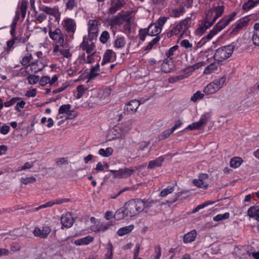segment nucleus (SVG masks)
I'll return each instance as SVG.
<instances>
[{
  "mask_svg": "<svg viewBox=\"0 0 259 259\" xmlns=\"http://www.w3.org/2000/svg\"><path fill=\"white\" fill-rule=\"evenodd\" d=\"M230 217L229 212H225L224 214H219L213 218V220L215 222H219L228 219Z\"/></svg>",
  "mask_w": 259,
  "mask_h": 259,
  "instance_id": "41",
  "label": "nucleus"
},
{
  "mask_svg": "<svg viewBox=\"0 0 259 259\" xmlns=\"http://www.w3.org/2000/svg\"><path fill=\"white\" fill-rule=\"evenodd\" d=\"M27 8V3L24 1H22L19 6V12L21 13L23 19L25 17Z\"/></svg>",
  "mask_w": 259,
  "mask_h": 259,
  "instance_id": "37",
  "label": "nucleus"
},
{
  "mask_svg": "<svg viewBox=\"0 0 259 259\" xmlns=\"http://www.w3.org/2000/svg\"><path fill=\"white\" fill-rule=\"evenodd\" d=\"M87 90V88H85L83 85H79L77 87V95L76 98L77 99L81 98L85 92Z\"/></svg>",
  "mask_w": 259,
  "mask_h": 259,
  "instance_id": "42",
  "label": "nucleus"
},
{
  "mask_svg": "<svg viewBox=\"0 0 259 259\" xmlns=\"http://www.w3.org/2000/svg\"><path fill=\"white\" fill-rule=\"evenodd\" d=\"M33 166H34L33 162H26L24 165L19 167L16 171L18 172V171L24 170H25L27 169H29V168H32Z\"/></svg>",
  "mask_w": 259,
  "mask_h": 259,
  "instance_id": "54",
  "label": "nucleus"
},
{
  "mask_svg": "<svg viewBox=\"0 0 259 259\" xmlns=\"http://www.w3.org/2000/svg\"><path fill=\"white\" fill-rule=\"evenodd\" d=\"M17 39V37L16 36H14L12 39L7 41V46L5 48V51L7 54H9L10 52L12 51L13 49L14 48V46L15 44V41Z\"/></svg>",
  "mask_w": 259,
  "mask_h": 259,
  "instance_id": "33",
  "label": "nucleus"
},
{
  "mask_svg": "<svg viewBox=\"0 0 259 259\" xmlns=\"http://www.w3.org/2000/svg\"><path fill=\"white\" fill-rule=\"evenodd\" d=\"M190 21V18H187L184 20H182L179 23V25L182 27V30L185 31L190 26L189 21Z\"/></svg>",
  "mask_w": 259,
  "mask_h": 259,
  "instance_id": "45",
  "label": "nucleus"
},
{
  "mask_svg": "<svg viewBox=\"0 0 259 259\" xmlns=\"http://www.w3.org/2000/svg\"><path fill=\"white\" fill-rule=\"evenodd\" d=\"M167 19V17H160L158 18V19L157 20V22L155 23L157 24V26L162 28V26L166 23Z\"/></svg>",
  "mask_w": 259,
  "mask_h": 259,
  "instance_id": "59",
  "label": "nucleus"
},
{
  "mask_svg": "<svg viewBox=\"0 0 259 259\" xmlns=\"http://www.w3.org/2000/svg\"><path fill=\"white\" fill-rule=\"evenodd\" d=\"M247 214L250 218L259 221V206L250 207L248 209Z\"/></svg>",
  "mask_w": 259,
  "mask_h": 259,
  "instance_id": "22",
  "label": "nucleus"
},
{
  "mask_svg": "<svg viewBox=\"0 0 259 259\" xmlns=\"http://www.w3.org/2000/svg\"><path fill=\"white\" fill-rule=\"evenodd\" d=\"M36 181V178L34 177H27L25 178H22L21 182L24 184L27 185L29 183H33Z\"/></svg>",
  "mask_w": 259,
  "mask_h": 259,
  "instance_id": "55",
  "label": "nucleus"
},
{
  "mask_svg": "<svg viewBox=\"0 0 259 259\" xmlns=\"http://www.w3.org/2000/svg\"><path fill=\"white\" fill-rule=\"evenodd\" d=\"M61 25L67 34L70 38H73L76 29V23L75 20L71 18H66L62 21Z\"/></svg>",
  "mask_w": 259,
  "mask_h": 259,
  "instance_id": "7",
  "label": "nucleus"
},
{
  "mask_svg": "<svg viewBox=\"0 0 259 259\" xmlns=\"http://www.w3.org/2000/svg\"><path fill=\"white\" fill-rule=\"evenodd\" d=\"M147 35H148L147 28L144 29H140L139 30L140 38L142 41H144L145 40Z\"/></svg>",
  "mask_w": 259,
  "mask_h": 259,
  "instance_id": "60",
  "label": "nucleus"
},
{
  "mask_svg": "<svg viewBox=\"0 0 259 259\" xmlns=\"http://www.w3.org/2000/svg\"><path fill=\"white\" fill-rule=\"evenodd\" d=\"M134 226L133 225L124 226L118 229L117 231V234L119 236H123L130 233L134 229Z\"/></svg>",
  "mask_w": 259,
  "mask_h": 259,
  "instance_id": "30",
  "label": "nucleus"
},
{
  "mask_svg": "<svg viewBox=\"0 0 259 259\" xmlns=\"http://www.w3.org/2000/svg\"><path fill=\"white\" fill-rule=\"evenodd\" d=\"M237 14L236 12H233L230 15L224 16L215 25L214 27L209 31V32L204 36L203 39L204 42L210 40L219 32L223 30L231 22L235 19V17Z\"/></svg>",
  "mask_w": 259,
  "mask_h": 259,
  "instance_id": "1",
  "label": "nucleus"
},
{
  "mask_svg": "<svg viewBox=\"0 0 259 259\" xmlns=\"http://www.w3.org/2000/svg\"><path fill=\"white\" fill-rule=\"evenodd\" d=\"M109 38H110V34H109V32L105 30V31H103L102 33H101V34L100 36L99 39H100V41L102 44H105L107 42V41L109 39Z\"/></svg>",
  "mask_w": 259,
  "mask_h": 259,
  "instance_id": "44",
  "label": "nucleus"
},
{
  "mask_svg": "<svg viewBox=\"0 0 259 259\" xmlns=\"http://www.w3.org/2000/svg\"><path fill=\"white\" fill-rule=\"evenodd\" d=\"M94 238L90 235L78 239L74 241V244L76 246L88 245L93 242Z\"/></svg>",
  "mask_w": 259,
  "mask_h": 259,
  "instance_id": "20",
  "label": "nucleus"
},
{
  "mask_svg": "<svg viewBox=\"0 0 259 259\" xmlns=\"http://www.w3.org/2000/svg\"><path fill=\"white\" fill-rule=\"evenodd\" d=\"M50 81V77L48 76H42L39 80L40 85L45 86Z\"/></svg>",
  "mask_w": 259,
  "mask_h": 259,
  "instance_id": "62",
  "label": "nucleus"
},
{
  "mask_svg": "<svg viewBox=\"0 0 259 259\" xmlns=\"http://www.w3.org/2000/svg\"><path fill=\"white\" fill-rule=\"evenodd\" d=\"M121 169L123 178H127L131 176L134 172V170L132 168L126 167Z\"/></svg>",
  "mask_w": 259,
  "mask_h": 259,
  "instance_id": "46",
  "label": "nucleus"
},
{
  "mask_svg": "<svg viewBox=\"0 0 259 259\" xmlns=\"http://www.w3.org/2000/svg\"><path fill=\"white\" fill-rule=\"evenodd\" d=\"M27 77L28 83L30 84H35L37 83L39 80V76L38 75H31L30 74Z\"/></svg>",
  "mask_w": 259,
  "mask_h": 259,
  "instance_id": "40",
  "label": "nucleus"
},
{
  "mask_svg": "<svg viewBox=\"0 0 259 259\" xmlns=\"http://www.w3.org/2000/svg\"><path fill=\"white\" fill-rule=\"evenodd\" d=\"M174 191V187L168 186L161 191V192L160 193V196L161 197H165L168 194L171 193Z\"/></svg>",
  "mask_w": 259,
  "mask_h": 259,
  "instance_id": "47",
  "label": "nucleus"
},
{
  "mask_svg": "<svg viewBox=\"0 0 259 259\" xmlns=\"http://www.w3.org/2000/svg\"><path fill=\"white\" fill-rule=\"evenodd\" d=\"M125 44L124 37L118 36L114 42V47L116 49L122 48L125 46Z\"/></svg>",
  "mask_w": 259,
  "mask_h": 259,
  "instance_id": "31",
  "label": "nucleus"
},
{
  "mask_svg": "<svg viewBox=\"0 0 259 259\" xmlns=\"http://www.w3.org/2000/svg\"><path fill=\"white\" fill-rule=\"evenodd\" d=\"M95 47V46L93 42L89 43V39L87 36L83 37L82 41L79 45L80 49L82 51H85L88 54L92 53Z\"/></svg>",
  "mask_w": 259,
  "mask_h": 259,
  "instance_id": "17",
  "label": "nucleus"
},
{
  "mask_svg": "<svg viewBox=\"0 0 259 259\" xmlns=\"http://www.w3.org/2000/svg\"><path fill=\"white\" fill-rule=\"evenodd\" d=\"M109 171L113 174V177L114 178H117V179L123 178L121 169H119L118 170L110 169V170H109Z\"/></svg>",
  "mask_w": 259,
  "mask_h": 259,
  "instance_id": "58",
  "label": "nucleus"
},
{
  "mask_svg": "<svg viewBox=\"0 0 259 259\" xmlns=\"http://www.w3.org/2000/svg\"><path fill=\"white\" fill-rule=\"evenodd\" d=\"M51 232V227L48 225H46L42 228L35 227L33 231V234L35 237L45 239L48 236Z\"/></svg>",
  "mask_w": 259,
  "mask_h": 259,
  "instance_id": "11",
  "label": "nucleus"
},
{
  "mask_svg": "<svg viewBox=\"0 0 259 259\" xmlns=\"http://www.w3.org/2000/svg\"><path fill=\"white\" fill-rule=\"evenodd\" d=\"M226 79V77L224 76L210 82L204 87L203 89L204 93L207 95L213 94L216 93L223 87Z\"/></svg>",
  "mask_w": 259,
  "mask_h": 259,
  "instance_id": "5",
  "label": "nucleus"
},
{
  "mask_svg": "<svg viewBox=\"0 0 259 259\" xmlns=\"http://www.w3.org/2000/svg\"><path fill=\"white\" fill-rule=\"evenodd\" d=\"M160 39V37L159 36H156L154 38H153L150 42H149L148 45L145 47L144 50L149 51L152 49L153 46L156 44Z\"/></svg>",
  "mask_w": 259,
  "mask_h": 259,
  "instance_id": "43",
  "label": "nucleus"
},
{
  "mask_svg": "<svg viewBox=\"0 0 259 259\" xmlns=\"http://www.w3.org/2000/svg\"><path fill=\"white\" fill-rule=\"evenodd\" d=\"M90 55H89L87 56V57L84 58V63H88V64H92L95 62V57L96 56L98 57V56L96 55V54L95 52H92V53L90 54Z\"/></svg>",
  "mask_w": 259,
  "mask_h": 259,
  "instance_id": "36",
  "label": "nucleus"
},
{
  "mask_svg": "<svg viewBox=\"0 0 259 259\" xmlns=\"http://www.w3.org/2000/svg\"><path fill=\"white\" fill-rule=\"evenodd\" d=\"M126 217H129L126 214V211L124 207L119 208L114 214V218L116 220H121Z\"/></svg>",
  "mask_w": 259,
  "mask_h": 259,
  "instance_id": "28",
  "label": "nucleus"
},
{
  "mask_svg": "<svg viewBox=\"0 0 259 259\" xmlns=\"http://www.w3.org/2000/svg\"><path fill=\"white\" fill-rule=\"evenodd\" d=\"M71 105L70 104H65L61 106L59 109V113L60 114L68 113L70 111L71 108Z\"/></svg>",
  "mask_w": 259,
  "mask_h": 259,
  "instance_id": "50",
  "label": "nucleus"
},
{
  "mask_svg": "<svg viewBox=\"0 0 259 259\" xmlns=\"http://www.w3.org/2000/svg\"><path fill=\"white\" fill-rule=\"evenodd\" d=\"M258 4H259V0H248L247 2L243 5L242 9L244 11L247 12L256 6Z\"/></svg>",
  "mask_w": 259,
  "mask_h": 259,
  "instance_id": "27",
  "label": "nucleus"
},
{
  "mask_svg": "<svg viewBox=\"0 0 259 259\" xmlns=\"http://www.w3.org/2000/svg\"><path fill=\"white\" fill-rule=\"evenodd\" d=\"M249 19L247 18H243L237 21L236 23L235 26H234L233 31H237L244 27L247 26L248 23Z\"/></svg>",
  "mask_w": 259,
  "mask_h": 259,
  "instance_id": "25",
  "label": "nucleus"
},
{
  "mask_svg": "<svg viewBox=\"0 0 259 259\" xmlns=\"http://www.w3.org/2000/svg\"><path fill=\"white\" fill-rule=\"evenodd\" d=\"M148 35L151 36H156L159 34L161 31V28L157 26L156 23H151L147 28Z\"/></svg>",
  "mask_w": 259,
  "mask_h": 259,
  "instance_id": "23",
  "label": "nucleus"
},
{
  "mask_svg": "<svg viewBox=\"0 0 259 259\" xmlns=\"http://www.w3.org/2000/svg\"><path fill=\"white\" fill-rule=\"evenodd\" d=\"M172 133L173 132L170 129L164 131L160 135L159 137V140H163L168 138Z\"/></svg>",
  "mask_w": 259,
  "mask_h": 259,
  "instance_id": "57",
  "label": "nucleus"
},
{
  "mask_svg": "<svg viewBox=\"0 0 259 259\" xmlns=\"http://www.w3.org/2000/svg\"><path fill=\"white\" fill-rule=\"evenodd\" d=\"M165 159L164 156H161L157 157L154 160L149 161L147 168L148 169H153L156 167H160L161 166L162 162Z\"/></svg>",
  "mask_w": 259,
  "mask_h": 259,
  "instance_id": "21",
  "label": "nucleus"
},
{
  "mask_svg": "<svg viewBox=\"0 0 259 259\" xmlns=\"http://www.w3.org/2000/svg\"><path fill=\"white\" fill-rule=\"evenodd\" d=\"M210 118V115L208 113H205L201 116L198 121L203 126L206 124L208 120Z\"/></svg>",
  "mask_w": 259,
  "mask_h": 259,
  "instance_id": "39",
  "label": "nucleus"
},
{
  "mask_svg": "<svg viewBox=\"0 0 259 259\" xmlns=\"http://www.w3.org/2000/svg\"><path fill=\"white\" fill-rule=\"evenodd\" d=\"M139 201H141V202L143 204V208L142 209V211L144 210H146L147 209L151 207L154 204H155L157 201L156 200H149V199H138Z\"/></svg>",
  "mask_w": 259,
  "mask_h": 259,
  "instance_id": "29",
  "label": "nucleus"
},
{
  "mask_svg": "<svg viewBox=\"0 0 259 259\" xmlns=\"http://www.w3.org/2000/svg\"><path fill=\"white\" fill-rule=\"evenodd\" d=\"M32 59V57L31 54L28 53L27 55L22 58L21 60L20 61L21 64L25 66L30 62V61Z\"/></svg>",
  "mask_w": 259,
  "mask_h": 259,
  "instance_id": "49",
  "label": "nucleus"
},
{
  "mask_svg": "<svg viewBox=\"0 0 259 259\" xmlns=\"http://www.w3.org/2000/svg\"><path fill=\"white\" fill-rule=\"evenodd\" d=\"M139 201L138 199H132L127 202L124 207L126 211V214L133 217L142 212L143 204Z\"/></svg>",
  "mask_w": 259,
  "mask_h": 259,
  "instance_id": "4",
  "label": "nucleus"
},
{
  "mask_svg": "<svg viewBox=\"0 0 259 259\" xmlns=\"http://www.w3.org/2000/svg\"><path fill=\"white\" fill-rule=\"evenodd\" d=\"M213 24L210 21H208L207 18L203 21H201L199 27L196 30V33L197 35H201L203 34L205 31L209 28Z\"/></svg>",
  "mask_w": 259,
  "mask_h": 259,
  "instance_id": "15",
  "label": "nucleus"
},
{
  "mask_svg": "<svg viewBox=\"0 0 259 259\" xmlns=\"http://www.w3.org/2000/svg\"><path fill=\"white\" fill-rule=\"evenodd\" d=\"M197 235L196 231L193 230L185 234L183 238V241L185 243H188L194 241Z\"/></svg>",
  "mask_w": 259,
  "mask_h": 259,
  "instance_id": "26",
  "label": "nucleus"
},
{
  "mask_svg": "<svg viewBox=\"0 0 259 259\" xmlns=\"http://www.w3.org/2000/svg\"><path fill=\"white\" fill-rule=\"evenodd\" d=\"M178 48L179 47L177 45H175L171 47L167 52H166L165 55L167 58H170L174 55V53L177 51Z\"/></svg>",
  "mask_w": 259,
  "mask_h": 259,
  "instance_id": "56",
  "label": "nucleus"
},
{
  "mask_svg": "<svg viewBox=\"0 0 259 259\" xmlns=\"http://www.w3.org/2000/svg\"><path fill=\"white\" fill-rule=\"evenodd\" d=\"M242 162L243 160L240 157H235L231 159L230 165L231 167L236 168L239 167Z\"/></svg>",
  "mask_w": 259,
  "mask_h": 259,
  "instance_id": "32",
  "label": "nucleus"
},
{
  "mask_svg": "<svg viewBox=\"0 0 259 259\" xmlns=\"http://www.w3.org/2000/svg\"><path fill=\"white\" fill-rule=\"evenodd\" d=\"M218 65L215 63H212L207 66L204 70L203 73L205 74H210L212 71L217 70Z\"/></svg>",
  "mask_w": 259,
  "mask_h": 259,
  "instance_id": "38",
  "label": "nucleus"
},
{
  "mask_svg": "<svg viewBox=\"0 0 259 259\" xmlns=\"http://www.w3.org/2000/svg\"><path fill=\"white\" fill-rule=\"evenodd\" d=\"M20 100L21 98L19 97L13 98L10 101L6 102L4 103V105L6 107H10L14 105L15 103H17V102L20 101Z\"/></svg>",
  "mask_w": 259,
  "mask_h": 259,
  "instance_id": "53",
  "label": "nucleus"
},
{
  "mask_svg": "<svg viewBox=\"0 0 259 259\" xmlns=\"http://www.w3.org/2000/svg\"><path fill=\"white\" fill-rule=\"evenodd\" d=\"M235 48L234 42L229 45L220 47L215 51L213 55L214 60L220 62L227 59L232 55Z\"/></svg>",
  "mask_w": 259,
  "mask_h": 259,
  "instance_id": "3",
  "label": "nucleus"
},
{
  "mask_svg": "<svg viewBox=\"0 0 259 259\" xmlns=\"http://www.w3.org/2000/svg\"><path fill=\"white\" fill-rule=\"evenodd\" d=\"M100 65L97 63L95 66H93L88 74V78L89 80H92L95 78L99 75Z\"/></svg>",
  "mask_w": 259,
  "mask_h": 259,
  "instance_id": "24",
  "label": "nucleus"
},
{
  "mask_svg": "<svg viewBox=\"0 0 259 259\" xmlns=\"http://www.w3.org/2000/svg\"><path fill=\"white\" fill-rule=\"evenodd\" d=\"M49 34L50 37L55 42L60 44L63 47V44L64 42V35L62 33V30L59 28H56L53 30L51 28L49 29Z\"/></svg>",
  "mask_w": 259,
  "mask_h": 259,
  "instance_id": "8",
  "label": "nucleus"
},
{
  "mask_svg": "<svg viewBox=\"0 0 259 259\" xmlns=\"http://www.w3.org/2000/svg\"><path fill=\"white\" fill-rule=\"evenodd\" d=\"M125 5V0H110V5L107 12L109 15H113Z\"/></svg>",
  "mask_w": 259,
  "mask_h": 259,
  "instance_id": "9",
  "label": "nucleus"
},
{
  "mask_svg": "<svg viewBox=\"0 0 259 259\" xmlns=\"http://www.w3.org/2000/svg\"><path fill=\"white\" fill-rule=\"evenodd\" d=\"M208 178V176L206 174H200L198 178L193 180V184L198 188L206 189L208 186V184L206 180Z\"/></svg>",
  "mask_w": 259,
  "mask_h": 259,
  "instance_id": "12",
  "label": "nucleus"
},
{
  "mask_svg": "<svg viewBox=\"0 0 259 259\" xmlns=\"http://www.w3.org/2000/svg\"><path fill=\"white\" fill-rule=\"evenodd\" d=\"M185 77L184 75H180L176 76L170 77L168 78V82L169 83H173L184 79Z\"/></svg>",
  "mask_w": 259,
  "mask_h": 259,
  "instance_id": "61",
  "label": "nucleus"
},
{
  "mask_svg": "<svg viewBox=\"0 0 259 259\" xmlns=\"http://www.w3.org/2000/svg\"><path fill=\"white\" fill-rule=\"evenodd\" d=\"M224 11V7L220 2L212 1L209 4V8L205 12V18L212 23L221 17Z\"/></svg>",
  "mask_w": 259,
  "mask_h": 259,
  "instance_id": "2",
  "label": "nucleus"
},
{
  "mask_svg": "<svg viewBox=\"0 0 259 259\" xmlns=\"http://www.w3.org/2000/svg\"><path fill=\"white\" fill-rule=\"evenodd\" d=\"M60 220L62 224L61 229H62L71 228L74 222L73 217L69 212L63 213L60 218Z\"/></svg>",
  "mask_w": 259,
  "mask_h": 259,
  "instance_id": "13",
  "label": "nucleus"
},
{
  "mask_svg": "<svg viewBox=\"0 0 259 259\" xmlns=\"http://www.w3.org/2000/svg\"><path fill=\"white\" fill-rule=\"evenodd\" d=\"M100 23L97 20H90L88 23V32L89 34H94L97 33L98 31V26Z\"/></svg>",
  "mask_w": 259,
  "mask_h": 259,
  "instance_id": "19",
  "label": "nucleus"
},
{
  "mask_svg": "<svg viewBox=\"0 0 259 259\" xmlns=\"http://www.w3.org/2000/svg\"><path fill=\"white\" fill-rule=\"evenodd\" d=\"M116 59L115 53L112 50H107L104 54L101 65L114 61Z\"/></svg>",
  "mask_w": 259,
  "mask_h": 259,
  "instance_id": "16",
  "label": "nucleus"
},
{
  "mask_svg": "<svg viewBox=\"0 0 259 259\" xmlns=\"http://www.w3.org/2000/svg\"><path fill=\"white\" fill-rule=\"evenodd\" d=\"M182 31H183L182 29V27L178 24L176 26H174L171 30L168 32L167 35L169 37H171L174 35H178Z\"/></svg>",
  "mask_w": 259,
  "mask_h": 259,
  "instance_id": "35",
  "label": "nucleus"
},
{
  "mask_svg": "<svg viewBox=\"0 0 259 259\" xmlns=\"http://www.w3.org/2000/svg\"><path fill=\"white\" fill-rule=\"evenodd\" d=\"M39 9L46 14L57 17L60 16V13L58 9L51 8L45 5H41L39 7Z\"/></svg>",
  "mask_w": 259,
  "mask_h": 259,
  "instance_id": "18",
  "label": "nucleus"
},
{
  "mask_svg": "<svg viewBox=\"0 0 259 259\" xmlns=\"http://www.w3.org/2000/svg\"><path fill=\"white\" fill-rule=\"evenodd\" d=\"M140 103L137 100H132L127 103L124 107V113L132 114L135 112L138 108Z\"/></svg>",
  "mask_w": 259,
  "mask_h": 259,
  "instance_id": "14",
  "label": "nucleus"
},
{
  "mask_svg": "<svg viewBox=\"0 0 259 259\" xmlns=\"http://www.w3.org/2000/svg\"><path fill=\"white\" fill-rule=\"evenodd\" d=\"M204 97V94L200 91H197L191 98V100L193 102H196L199 100L201 99Z\"/></svg>",
  "mask_w": 259,
  "mask_h": 259,
  "instance_id": "48",
  "label": "nucleus"
},
{
  "mask_svg": "<svg viewBox=\"0 0 259 259\" xmlns=\"http://www.w3.org/2000/svg\"><path fill=\"white\" fill-rule=\"evenodd\" d=\"M183 9L180 10L172 9L170 12V16L172 17L178 18L183 14Z\"/></svg>",
  "mask_w": 259,
  "mask_h": 259,
  "instance_id": "52",
  "label": "nucleus"
},
{
  "mask_svg": "<svg viewBox=\"0 0 259 259\" xmlns=\"http://www.w3.org/2000/svg\"><path fill=\"white\" fill-rule=\"evenodd\" d=\"M132 121L131 120H127L124 122H123L119 124L118 126H115L113 128L114 131H116L117 130H120L121 133L119 134V135H116L115 134H114L116 136V138H121L122 136L124 135V134L128 132L132 127Z\"/></svg>",
  "mask_w": 259,
  "mask_h": 259,
  "instance_id": "10",
  "label": "nucleus"
},
{
  "mask_svg": "<svg viewBox=\"0 0 259 259\" xmlns=\"http://www.w3.org/2000/svg\"><path fill=\"white\" fill-rule=\"evenodd\" d=\"M66 9L69 10H72L76 6V3L75 0H68L66 4Z\"/></svg>",
  "mask_w": 259,
  "mask_h": 259,
  "instance_id": "63",
  "label": "nucleus"
},
{
  "mask_svg": "<svg viewBox=\"0 0 259 259\" xmlns=\"http://www.w3.org/2000/svg\"><path fill=\"white\" fill-rule=\"evenodd\" d=\"M113 149L111 147H108L106 149L101 148L99 149L98 154L103 157H109L112 154Z\"/></svg>",
  "mask_w": 259,
  "mask_h": 259,
  "instance_id": "34",
  "label": "nucleus"
},
{
  "mask_svg": "<svg viewBox=\"0 0 259 259\" xmlns=\"http://www.w3.org/2000/svg\"><path fill=\"white\" fill-rule=\"evenodd\" d=\"M252 39L253 44L255 46H259V31L253 32Z\"/></svg>",
  "mask_w": 259,
  "mask_h": 259,
  "instance_id": "64",
  "label": "nucleus"
},
{
  "mask_svg": "<svg viewBox=\"0 0 259 259\" xmlns=\"http://www.w3.org/2000/svg\"><path fill=\"white\" fill-rule=\"evenodd\" d=\"M45 67V65L39 60H36L27 65L25 68H21L20 71L23 76H26V74L31 73L36 74L42 70Z\"/></svg>",
  "mask_w": 259,
  "mask_h": 259,
  "instance_id": "6",
  "label": "nucleus"
},
{
  "mask_svg": "<svg viewBox=\"0 0 259 259\" xmlns=\"http://www.w3.org/2000/svg\"><path fill=\"white\" fill-rule=\"evenodd\" d=\"M202 126L199 122V121L193 122L192 124H189L186 128V130H199Z\"/></svg>",
  "mask_w": 259,
  "mask_h": 259,
  "instance_id": "51",
  "label": "nucleus"
}]
</instances>
